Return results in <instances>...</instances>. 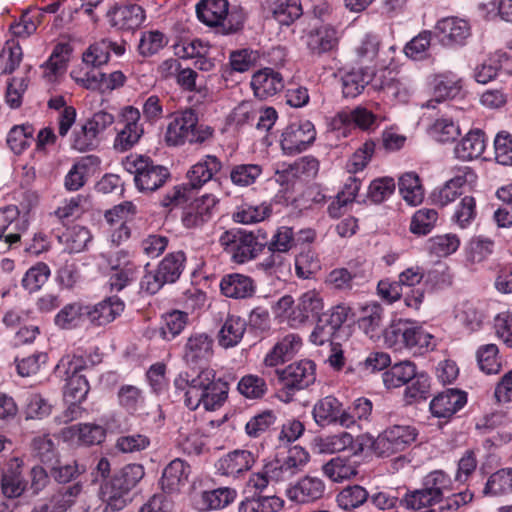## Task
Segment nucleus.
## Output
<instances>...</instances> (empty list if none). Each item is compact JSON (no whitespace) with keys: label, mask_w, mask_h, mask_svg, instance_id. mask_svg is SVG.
I'll return each mask as SVG.
<instances>
[{"label":"nucleus","mask_w":512,"mask_h":512,"mask_svg":"<svg viewBox=\"0 0 512 512\" xmlns=\"http://www.w3.org/2000/svg\"><path fill=\"white\" fill-rule=\"evenodd\" d=\"M187 389L185 405L190 410L203 406L205 410L214 411L221 407L227 399L228 385L221 379H215L216 373L211 368L200 367L195 377L186 374Z\"/></svg>","instance_id":"1"},{"label":"nucleus","mask_w":512,"mask_h":512,"mask_svg":"<svg viewBox=\"0 0 512 512\" xmlns=\"http://www.w3.org/2000/svg\"><path fill=\"white\" fill-rule=\"evenodd\" d=\"M223 251L232 262L244 264L255 259L266 247L267 236L260 230L257 233L241 228L223 232L219 238Z\"/></svg>","instance_id":"2"},{"label":"nucleus","mask_w":512,"mask_h":512,"mask_svg":"<svg viewBox=\"0 0 512 512\" xmlns=\"http://www.w3.org/2000/svg\"><path fill=\"white\" fill-rule=\"evenodd\" d=\"M198 114L193 109H186L176 113L169 122L165 140L169 146H179L186 142L202 144L210 140L214 130L204 124H198Z\"/></svg>","instance_id":"3"},{"label":"nucleus","mask_w":512,"mask_h":512,"mask_svg":"<svg viewBox=\"0 0 512 512\" xmlns=\"http://www.w3.org/2000/svg\"><path fill=\"white\" fill-rule=\"evenodd\" d=\"M125 170L134 175V182L141 192H154L162 187L170 177L169 170L155 164L149 157L130 155L123 161Z\"/></svg>","instance_id":"4"},{"label":"nucleus","mask_w":512,"mask_h":512,"mask_svg":"<svg viewBox=\"0 0 512 512\" xmlns=\"http://www.w3.org/2000/svg\"><path fill=\"white\" fill-rule=\"evenodd\" d=\"M418 437V430L412 425H392L382 431L372 444L373 451L380 457H390L410 447Z\"/></svg>","instance_id":"5"},{"label":"nucleus","mask_w":512,"mask_h":512,"mask_svg":"<svg viewBox=\"0 0 512 512\" xmlns=\"http://www.w3.org/2000/svg\"><path fill=\"white\" fill-rule=\"evenodd\" d=\"M315 139L316 130L312 122H293L283 129L280 147L284 155L292 156L307 150Z\"/></svg>","instance_id":"6"},{"label":"nucleus","mask_w":512,"mask_h":512,"mask_svg":"<svg viewBox=\"0 0 512 512\" xmlns=\"http://www.w3.org/2000/svg\"><path fill=\"white\" fill-rule=\"evenodd\" d=\"M385 342L389 345L403 343L407 349L426 348L433 351L436 347L435 338L421 327L398 323L385 331Z\"/></svg>","instance_id":"7"},{"label":"nucleus","mask_w":512,"mask_h":512,"mask_svg":"<svg viewBox=\"0 0 512 512\" xmlns=\"http://www.w3.org/2000/svg\"><path fill=\"white\" fill-rule=\"evenodd\" d=\"M309 461V454L303 448L295 446L290 449L283 460L275 459L264 465V474L271 482H286L301 472Z\"/></svg>","instance_id":"8"},{"label":"nucleus","mask_w":512,"mask_h":512,"mask_svg":"<svg viewBox=\"0 0 512 512\" xmlns=\"http://www.w3.org/2000/svg\"><path fill=\"white\" fill-rule=\"evenodd\" d=\"M435 37L445 47L464 46L471 36V26L463 18L451 16L437 21L434 28Z\"/></svg>","instance_id":"9"},{"label":"nucleus","mask_w":512,"mask_h":512,"mask_svg":"<svg viewBox=\"0 0 512 512\" xmlns=\"http://www.w3.org/2000/svg\"><path fill=\"white\" fill-rule=\"evenodd\" d=\"M283 386L290 390H302L313 384L315 376V364L311 360H301L289 364L287 367L275 370Z\"/></svg>","instance_id":"10"},{"label":"nucleus","mask_w":512,"mask_h":512,"mask_svg":"<svg viewBox=\"0 0 512 512\" xmlns=\"http://www.w3.org/2000/svg\"><path fill=\"white\" fill-rule=\"evenodd\" d=\"M124 127L117 133L114 140V148L120 152L131 149L142 137L144 129L140 123V111L133 106L122 109Z\"/></svg>","instance_id":"11"},{"label":"nucleus","mask_w":512,"mask_h":512,"mask_svg":"<svg viewBox=\"0 0 512 512\" xmlns=\"http://www.w3.org/2000/svg\"><path fill=\"white\" fill-rule=\"evenodd\" d=\"M324 302L321 294L316 290L303 293L289 316V325L293 328L300 327L310 319L320 318Z\"/></svg>","instance_id":"12"},{"label":"nucleus","mask_w":512,"mask_h":512,"mask_svg":"<svg viewBox=\"0 0 512 512\" xmlns=\"http://www.w3.org/2000/svg\"><path fill=\"white\" fill-rule=\"evenodd\" d=\"M109 25L117 30H134L142 25L146 15L137 4H115L106 12Z\"/></svg>","instance_id":"13"},{"label":"nucleus","mask_w":512,"mask_h":512,"mask_svg":"<svg viewBox=\"0 0 512 512\" xmlns=\"http://www.w3.org/2000/svg\"><path fill=\"white\" fill-rule=\"evenodd\" d=\"M217 203L218 199L212 194L195 199L183 213V225L189 229L202 227L212 219Z\"/></svg>","instance_id":"14"},{"label":"nucleus","mask_w":512,"mask_h":512,"mask_svg":"<svg viewBox=\"0 0 512 512\" xmlns=\"http://www.w3.org/2000/svg\"><path fill=\"white\" fill-rule=\"evenodd\" d=\"M425 277V271L419 266H413L402 271L398 276V281L402 288H406L404 293V303L408 308L418 310L424 300V290L417 287Z\"/></svg>","instance_id":"15"},{"label":"nucleus","mask_w":512,"mask_h":512,"mask_svg":"<svg viewBox=\"0 0 512 512\" xmlns=\"http://www.w3.org/2000/svg\"><path fill=\"white\" fill-rule=\"evenodd\" d=\"M476 179L477 176L471 168L459 169L454 177L448 180L438 191H434L433 201L441 206L448 205L462 194L463 186L475 183Z\"/></svg>","instance_id":"16"},{"label":"nucleus","mask_w":512,"mask_h":512,"mask_svg":"<svg viewBox=\"0 0 512 512\" xmlns=\"http://www.w3.org/2000/svg\"><path fill=\"white\" fill-rule=\"evenodd\" d=\"M256 457L244 449H236L222 456L216 463L217 471L221 475L238 477L249 471L255 464Z\"/></svg>","instance_id":"17"},{"label":"nucleus","mask_w":512,"mask_h":512,"mask_svg":"<svg viewBox=\"0 0 512 512\" xmlns=\"http://www.w3.org/2000/svg\"><path fill=\"white\" fill-rule=\"evenodd\" d=\"M222 169L221 160L215 155H205L191 166L187 172L188 185L192 189H200L212 181L214 176Z\"/></svg>","instance_id":"18"},{"label":"nucleus","mask_w":512,"mask_h":512,"mask_svg":"<svg viewBox=\"0 0 512 512\" xmlns=\"http://www.w3.org/2000/svg\"><path fill=\"white\" fill-rule=\"evenodd\" d=\"M467 403V394L457 389H447L430 402L431 413L438 418H449Z\"/></svg>","instance_id":"19"},{"label":"nucleus","mask_w":512,"mask_h":512,"mask_svg":"<svg viewBox=\"0 0 512 512\" xmlns=\"http://www.w3.org/2000/svg\"><path fill=\"white\" fill-rule=\"evenodd\" d=\"M384 309L377 302H371L361 307L357 323L359 328L372 340L385 336Z\"/></svg>","instance_id":"20"},{"label":"nucleus","mask_w":512,"mask_h":512,"mask_svg":"<svg viewBox=\"0 0 512 512\" xmlns=\"http://www.w3.org/2000/svg\"><path fill=\"white\" fill-rule=\"evenodd\" d=\"M254 95L261 99L274 96L284 88L282 75L272 68H263L255 72L251 79Z\"/></svg>","instance_id":"21"},{"label":"nucleus","mask_w":512,"mask_h":512,"mask_svg":"<svg viewBox=\"0 0 512 512\" xmlns=\"http://www.w3.org/2000/svg\"><path fill=\"white\" fill-rule=\"evenodd\" d=\"M191 467L180 458L172 460L163 470L160 484L168 493L179 492L188 483Z\"/></svg>","instance_id":"22"},{"label":"nucleus","mask_w":512,"mask_h":512,"mask_svg":"<svg viewBox=\"0 0 512 512\" xmlns=\"http://www.w3.org/2000/svg\"><path fill=\"white\" fill-rule=\"evenodd\" d=\"M324 491L325 484L320 478L306 476L290 487L286 495L291 501L309 503L322 498Z\"/></svg>","instance_id":"23"},{"label":"nucleus","mask_w":512,"mask_h":512,"mask_svg":"<svg viewBox=\"0 0 512 512\" xmlns=\"http://www.w3.org/2000/svg\"><path fill=\"white\" fill-rule=\"evenodd\" d=\"M88 321L95 326L113 322L124 310V302L118 297H109L95 305H88Z\"/></svg>","instance_id":"24"},{"label":"nucleus","mask_w":512,"mask_h":512,"mask_svg":"<svg viewBox=\"0 0 512 512\" xmlns=\"http://www.w3.org/2000/svg\"><path fill=\"white\" fill-rule=\"evenodd\" d=\"M338 42V31L330 25H323L310 32L307 36V47L314 55H322L334 51L338 46Z\"/></svg>","instance_id":"25"},{"label":"nucleus","mask_w":512,"mask_h":512,"mask_svg":"<svg viewBox=\"0 0 512 512\" xmlns=\"http://www.w3.org/2000/svg\"><path fill=\"white\" fill-rule=\"evenodd\" d=\"M22 461L15 458L3 472L1 478V491L6 498L15 499L23 495L27 489V482L22 475Z\"/></svg>","instance_id":"26"},{"label":"nucleus","mask_w":512,"mask_h":512,"mask_svg":"<svg viewBox=\"0 0 512 512\" xmlns=\"http://www.w3.org/2000/svg\"><path fill=\"white\" fill-rule=\"evenodd\" d=\"M462 90V80L452 72L439 74L434 79V99L427 102V108H435L434 102H441L457 97Z\"/></svg>","instance_id":"27"},{"label":"nucleus","mask_w":512,"mask_h":512,"mask_svg":"<svg viewBox=\"0 0 512 512\" xmlns=\"http://www.w3.org/2000/svg\"><path fill=\"white\" fill-rule=\"evenodd\" d=\"M81 491L82 485L74 483L70 486L58 488L48 498L39 501V503L46 507L48 512H66L76 502Z\"/></svg>","instance_id":"28"},{"label":"nucleus","mask_w":512,"mask_h":512,"mask_svg":"<svg viewBox=\"0 0 512 512\" xmlns=\"http://www.w3.org/2000/svg\"><path fill=\"white\" fill-rule=\"evenodd\" d=\"M220 289L226 297L244 299L251 297L255 293V284L251 277L233 273L222 278Z\"/></svg>","instance_id":"29"},{"label":"nucleus","mask_w":512,"mask_h":512,"mask_svg":"<svg viewBox=\"0 0 512 512\" xmlns=\"http://www.w3.org/2000/svg\"><path fill=\"white\" fill-rule=\"evenodd\" d=\"M228 0H201L196 5L198 19L207 26H219L227 18Z\"/></svg>","instance_id":"30"},{"label":"nucleus","mask_w":512,"mask_h":512,"mask_svg":"<svg viewBox=\"0 0 512 512\" xmlns=\"http://www.w3.org/2000/svg\"><path fill=\"white\" fill-rule=\"evenodd\" d=\"M88 306L82 302L66 304L55 315L54 323L61 329H74L82 326L88 320Z\"/></svg>","instance_id":"31"},{"label":"nucleus","mask_w":512,"mask_h":512,"mask_svg":"<svg viewBox=\"0 0 512 512\" xmlns=\"http://www.w3.org/2000/svg\"><path fill=\"white\" fill-rule=\"evenodd\" d=\"M486 147L484 132L476 129L469 131L456 145L455 155L463 161H470L480 157Z\"/></svg>","instance_id":"32"},{"label":"nucleus","mask_w":512,"mask_h":512,"mask_svg":"<svg viewBox=\"0 0 512 512\" xmlns=\"http://www.w3.org/2000/svg\"><path fill=\"white\" fill-rule=\"evenodd\" d=\"M100 161L97 156L88 155L76 162L64 179V186L68 191H77L84 186L90 169L97 167Z\"/></svg>","instance_id":"33"},{"label":"nucleus","mask_w":512,"mask_h":512,"mask_svg":"<svg viewBox=\"0 0 512 512\" xmlns=\"http://www.w3.org/2000/svg\"><path fill=\"white\" fill-rule=\"evenodd\" d=\"M236 495V490L229 487L204 491L197 500V506L200 510L222 509L232 503Z\"/></svg>","instance_id":"34"},{"label":"nucleus","mask_w":512,"mask_h":512,"mask_svg":"<svg viewBox=\"0 0 512 512\" xmlns=\"http://www.w3.org/2000/svg\"><path fill=\"white\" fill-rule=\"evenodd\" d=\"M91 239L90 231L79 225L68 227L58 235V240L64 246V250L70 254L82 252Z\"/></svg>","instance_id":"35"},{"label":"nucleus","mask_w":512,"mask_h":512,"mask_svg":"<svg viewBox=\"0 0 512 512\" xmlns=\"http://www.w3.org/2000/svg\"><path fill=\"white\" fill-rule=\"evenodd\" d=\"M20 211L15 205H8L0 209V240L5 239V242L9 245L17 243L20 240V234L16 232H10L6 234V231L13 227L15 230H21L24 228V223L20 221Z\"/></svg>","instance_id":"36"},{"label":"nucleus","mask_w":512,"mask_h":512,"mask_svg":"<svg viewBox=\"0 0 512 512\" xmlns=\"http://www.w3.org/2000/svg\"><path fill=\"white\" fill-rule=\"evenodd\" d=\"M34 132L30 123L14 125L7 133V146L14 154H22L34 141Z\"/></svg>","instance_id":"37"},{"label":"nucleus","mask_w":512,"mask_h":512,"mask_svg":"<svg viewBox=\"0 0 512 512\" xmlns=\"http://www.w3.org/2000/svg\"><path fill=\"white\" fill-rule=\"evenodd\" d=\"M398 186L399 192L407 204L417 206L422 203L424 188L415 172H406L400 176Z\"/></svg>","instance_id":"38"},{"label":"nucleus","mask_w":512,"mask_h":512,"mask_svg":"<svg viewBox=\"0 0 512 512\" xmlns=\"http://www.w3.org/2000/svg\"><path fill=\"white\" fill-rule=\"evenodd\" d=\"M416 373L414 363L401 361L383 373V382L388 389L398 388L408 384L416 376Z\"/></svg>","instance_id":"39"},{"label":"nucleus","mask_w":512,"mask_h":512,"mask_svg":"<svg viewBox=\"0 0 512 512\" xmlns=\"http://www.w3.org/2000/svg\"><path fill=\"white\" fill-rule=\"evenodd\" d=\"M374 72L368 69H353L341 77L342 92L345 97L358 96L372 80Z\"/></svg>","instance_id":"40"},{"label":"nucleus","mask_w":512,"mask_h":512,"mask_svg":"<svg viewBox=\"0 0 512 512\" xmlns=\"http://www.w3.org/2000/svg\"><path fill=\"white\" fill-rule=\"evenodd\" d=\"M284 507V500L278 496L254 494L243 500L238 507L239 512H279Z\"/></svg>","instance_id":"41"},{"label":"nucleus","mask_w":512,"mask_h":512,"mask_svg":"<svg viewBox=\"0 0 512 512\" xmlns=\"http://www.w3.org/2000/svg\"><path fill=\"white\" fill-rule=\"evenodd\" d=\"M246 329V322L238 316H229L220 332L219 344L222 348L228 349L236 346L243 338Z\"/></svg>","instance_id":"42"},{"label":"nucleus","mask_w":512,"mask_h":512,"mask_svg":"<svg viewBox=\"0 0 512 512\" xmlns=\"http://www.w3.org/2000/svg\"><path fill=\"white\" fill-rule=\"evenodd\" d=\"M270 10L280 25H290L302 14L299 0H271Z\"/></svg>","instance_id":"43"},{"label":"nucleus","mask_w":512,"mask_h":512,"mask_svg":"<svg viewBox=\"0 0 512 512\" xmlns=\"http://www.w3.org/2000/svg\"><path fill=\"white\" fill-rule=\"evenodd\" d=\"M263 168L255 163H241L231 167L230 180L237 187H249L262 175Z\"/></svg>","instance_id":"44"},{"label":"nucleus","mask_w":512,"mask_h":512,"mask_svg":"<svg viewBox=\"0 0 512 512\" xmlns=\"http://www.w3.org/2000/svg\"><path fill=\"white\" fill-rule=\"evenodd\" d=\"M186 262V256L183 251H176L167 254L157 268L160 271L161 276L168 283L176 282L184 271Z\"/></svg>","instance_id":"45"},{"label":"nucleus","mask_w":512,"mask_h":512,"mask_svg":"<svg viewBox=\"0 0 512 512\" xmlns=\"http://www.w3.org/2000/svg\"><path fill=\"white\" fill-rule=\"evenodd\" d=\"M340 412L341 403L333 396L320 399L313 407V417L321 426L337 422Z\"/></svg>","instance_id":"46"},{"label":"nucleus","mask_w":512,"mask_h":512,"mask_svg":"<svg viewBox=\"0 0 512 512\" xmlns=\"http://www.w3.org/2000/svg\"><path fill=\"white\" fill-rule=\"evenodd\" d=\"M339 117L344 123L354 124L364 131L374 130L379 125L378 116L363 106H357L351 111L342 112Z\"/></svg>","instance_id":"47"},{"label":"nucleus","mask_w":512,"mask_h":512,"mask_svg":"<svg viewBox=\"0 0 512 512\" xmlns=\"http://www.w3.org/2000/svg\"><path fill=\"white\" fill-rule=\"evenodd\" d=\"M144 467L141 464H129L120 469L111 478L117 489L129 492L144 477Z\"/></svg>","instance_id":"48"},{"label":"nucleus","mask_w":512,"mask_h":512,"mask_svg":"<svg viewBox=\"0 0 512 512\" xmlns=\"http://www.w3.org/2000/svg\"><path fill=\"white\" fill-rule=\"evenodd\" d=\"M459 246L460 239L453 233L436 235L429 238L426 243V248L429 253L437 257H447L455 253Z\"/></svg>","instance_id":"49"},{"label":"nucleus","mask_w":512,"mask_h":512,"mask_svg":"<svg viewBox=\"0 0 512 512\" xmlns=\"http://www.w3.org/2000/svg\"><path fill=\"white\" fill-rule=\"evenodd\" d=\"M33 455L46 465L59 463L58 450L55 442L49 435L37 436L31 443Z\"/></svg>","instance_id":"50"},{"label":"nucleus","mask_w":512,"mask_h":512,"mask_svg":"<svg viewBox=\"0 0 512 512\" xmlns=\"http://www.w3.org/2000/svg\"><path fill=\"white\" fill-rule=\"evenodd\" d=\"M483 492L494 496L512 493V468H502L494 472L488 478Z\"/></svg>","instance_id":"51"},{"label":"nucleus","mask_w":512,"mask_h":512,"mask_svg":"<svg viewBox=\"0 0 512 512\" xmlns=\"http://www.w3.org/2000/svg\"><path fill=\"white\" fill-rule=\"evenodd\" d=\"M369 498L367 490L360 485L347 486L336 497L338 506L346 511L363 505Z\"/></svg>","instance_id":"52"},{"label":"nucleus","mask_w":512,"mask_h":512,"mask_svg":"<svg viewBox=\"0 0 512 512\" xmlns=\"http://www.w3.org/2000/svg\"><path fill=\"white\" fill-rule=\"evenodd\" d=\"M272 213L270 204L263 202L257 205H242L234 214V220L242 224H253L264 221Z\"/></svg>","instance_id":"53"},{"label":"nucleus","mask_w":512,"mask_h":512,"mask_svg":"<svg viewBox=\"0 0 512 512\" xmlns=\"http://www.w3.org/2000/svg\"><path fill=\"white\" fill-rule=\"evenodd\" d=\"M68 432L85 445L100 444L106 436L102 426L90 423L73 425L68 428Z\"/></svg>","instance_id":"54"},{"label":"nucleus","mask_w":512,"mask_h":512,"mask_svg":"<svg viewBox=\"0 0 512 512\" xmlns=\"http://www.w3.org/2000/svg\"><path fill=\"white\" fill-rule=\"evenodd\" d=\"M92 354H63L56 369L67 376L80 375L79 372L93 366Z\"/></svg>","instance_id":"55"},{"label":"nucleus","mask_w":512,"mask_h":512,"mask_svg":"<svg viewBox=\"0 0 512 512\" xmlns=\"http://www.w3.org/2000/svg\"><path fill=\"white\" fill-rule=\"evenodd\" d=\"M494 241L490 238L477 236L472 238L465 248L466 259L471 263H480L488 259L494 251Z\"/></svg>","instance_id":"56"},{"label":"nucleus","mask_w":512,"mask_h":512,"mask_svg":"<svg viewBox=\"0 0 512 512\" xmlns=\"http://www.w3.org/2000/svg\"><path fill=\"white\" fill-rule=\"evenodd\" d=\"M404 391L407 404L426 400L430 396V378L425 373H416Z\"/></svg>","instance_id":"57"},{"label":"nucleus","mask_w":512,"mask_h":512,"mask_svg":"<svg viewBox=\"0 0 512 512\" xmlns=\"http://www.w3.org/2000/svg\"><path fill=\"white\" fill-rule=\"evenodd\" d=\"M430 136L437 142L454 141L460 135L459 125L447 117L438 118L429 128Z\"/></svg>","instance_id":"58"},{"label":"nucleus","mask_w":512,"mask_h":512,"mask_svg":"<svg viewBox=\"0 0 512 512\" xmlns=\"http://www.w3.org/2000/svg\"><path fill=\"white\" fill-rule=\"evenodd\" d=\"M127 491H122L108 481L101 486V498L106 503L104 512H115L122 510L127 504Z\"/></svg>","instance_id":"59"},{"label":"nucleus","mask_w":512,"mask_h":512,"mask_svg":"<svg viewBox=\"0 0 512 512\" xmlns=\"http://www.w3.org/2000/svg\"><path fill=\"white\" fill-rule=\"evenodd\" d=\"M277 416L272 410L262 411L249 419L245 432L251 438H258L276 423Z\"/></svg>","instance_id":"60"},{"label":"nucleus","mask_w":512,"mask_h":512,"mask_svg":"<svg viewBox=\"0 0 512 512\" xmlns=\"http://www.w3.org/2000/svg\"><path fill=\"white\" fill-rule=\"evenodd\" d=\"M450 478L442 471L429 473L424 480L423 488L433 496L436 503L442 501L444 494L450 492Z\"/></svg>","instance_id":"61"},{"label":"nucleus","mask_w":512,"mask_h":512,"mask_svg":"<svg viewBox=\"0 0 512 512\" xmlns=\"http://www.w3.org/2000/svg\"><path fill=\"white\" fill-rule=\"evenodd\" d=\"M477 215L476 200L472 196H465L456 205L452 222L461 229H466L475 220Z\"/></svg>","instance_id":"62"},{"label":"nucleus","mask_w":512,"mask_h":512,"mask_svg":"<svg viewBox=\"0 0 512 512\" xmlns=\"http://www.w3.org/2000/svg\"><path fill=\"white\" fill-rule=\"evenodd\" d=\"M63 397L66 403L83 401L90 390L88 380L83 375L67 376Z\"/></svg>","instance_id":"63"},{"label":"nucleus","mask_w":512,"mask_h":512,"mask_svg":"<svg viewBox=\"0 0 512 512\" xmlns=\"http://www.w3.org/2000/svg\"><path fill=\"white\" fill-rule=\"evenodd\" d=\"M188 315L182 311H172L163 317V324L160 328V334L163 339L171 340L179 335L185 328Z\"/></svg>","instance_id":"64"}]
</instances>
